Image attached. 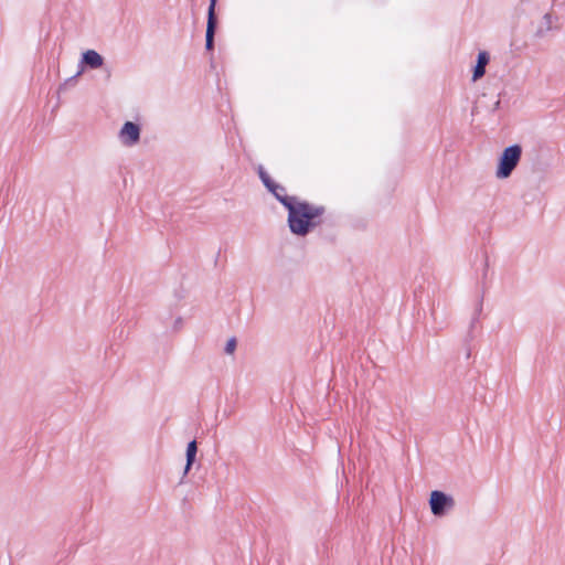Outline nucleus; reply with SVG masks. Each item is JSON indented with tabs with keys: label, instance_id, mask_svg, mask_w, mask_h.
Returning a JSON list of instances; mask_svg holds the SVG:
<instances>
[{
	"label": "nucleus",
	"instance_id": "1",
	"mask_svg": "<svg viewBox=\"0 0 565 565\" xmlns=\"http://www.w3.org/2000/svg\"><path fill=\"white\" fill-rule=\"evenodd\" d=\"M287 210L289 230L292 234L298 236L308 235L313 227L320 224L318 218L326 212L322 205H313L307 201H299L298 199Z\"/></svg>",
	"mask_w": 565,
	"mask_h": 565
},
{
	"label": "nucleus",
	"instance_id": "2",
	"mask_svg": "<svg viewBox=\"0 0 565 565\" xmlns=\"http://www.w3.org/2000/svg\"><path fill=\"white\" fill-rule=\"evenodd\" d=\"M522 156V147L518 143L507 147L499 157L495 177L498 179L509 178L518 167Z\"/></svg>",
	"mask_w": 565,
	"mask_h": 565
},
{
	"label": "nucleus",
	"instance_id": "3",
	"mask_svg": "<svg viewBox=\"0 0 565 565\" xmlns=\"http://www.w3.org/2000/svg\"><path fill=\"white\" fill-rule=\"evenodd\" d=\"M429 507L435 516H444L455 508V500L450 494L439 490L430 493Z\"/></svg>",
	"mask_w": 565,
	"mask_h": 565
},
{
	"label": "nucleus",
	"instance_id": "4",
	"mask_svg": "<svg viewBox=\"0 0 565 565\" xmlns=\"http://www.w3.org/2000/svg\"><path fill=\"white\" fill-rule=\"evenodd\" d=\"M141 128L134 121H126L119 130L118 138L126 147H132L140 140Z\"/></svg>",
	"mask_w": 565,
	"mask_h": 565
},
{
	"label": "nucleus",
	"instance_id": "5",
	"mask_svg": "<svg viewBox=\"0 0 565 565\" xmlns=\"http://www.w3.org/2000/svg\"><path fill=\"white\" fill-rule=\"evenodd\" d=\"M217 0H210V6L207 9V22H206V32H205V49L206 51L214 50V36L217 26V18L215 14V6Z\"/></svg>",
	"mask_w": 565,
	"mask_h": 565
},
{
	"label": "nucleus",
	"instance_id": "6",
	"mask_svg": "<svg viewBox=\"0 0 565 565\" xmlns=\"http://www.w3.org/2000/svg\"><path fill=\"white\" fill-rule=\"evenodd\" d=\"M104 65V57L95 50H87L82 54V58L79 61V71L77 75L81 74L85 68L97 70Z\"/></svg>",
	"mask_w": 565,
	"mask_h": 565
},
{
	"label": "nucleus",
	"instance_id": "7",
	"mask_svg": "<svg viewBox=\"0 0 565 565\" xmlns=\"http://www.w3.org/2000/svg\"><path fill=\"white\" fill-rule=\"evenodd\" d=\"M275 198L276 200L284 205V207L288 209L290 207L295 201L297 200L296 196H290L286 194V189L274 182V185L270 189H267Z\"/></svg>",
	"mask_w": 565,
	"mask_h": 565
},
{
	"label": "nucleus",
	"instance_id": "8",
	"mask_svg": "<svg viewBox=\"0 0 565 565\" xmlns=\"http://www.w3.org/2000/svg\"><path fill=\"white\" fill-rule=\"evenodd\" d=\"M490 61V55L487 51H480L477 56V63L473 67L472 81H478L486 74V66Z\"/></svg>",
	"mask_w": 565,
	"mask_h": 565
},
{
	"label": "nucleus",
	"instance_id": "9",
	"mask_svg": "<svg viewBox=\"0 0 565 565\" xmlns=\"http://www.w3.org/2000/svg\"><path fill=\"white\" fill-rule=\"evenodd\" d=\"M196 452H198V444L195 440H191L188 444L186 451H185V467H184V471H183L184 476L190 471L192 465L194 463Z\"/></svg>",
	"mask_w": 565,
	"mask_h": 565
},
{
	"label": "nucleus",
	"instance_id": "10",
	"mask_svg": "<svg viewBox=\"0 0 565 565\" xmlns=\"http://www.w3.org/2000/svg\"><path fill=\"white\" fill-rule=\"evenodd\" d=\"M551 29H552V15L550 13H545L543 15L542 23L536 31V36L543 38Z\"/></svg>",
	"mask_w": 565,
	"mask_h": 565
},
{
	"label": "nucleus",
	"instance_id": "11",
	"mask_svg": "<svg viewBox=\"0 0 565 565\" xmlns=\"http://www.w3.org/2000/svg\"><path fill=\"white\" fill-rule=\"evenodd\" d=\"M258 175L266 189H270L274 185V180H271L262 166L258 168Z\"/></svg>",
	"mask_w": 565,
	"mask_h": 565
},
{
	"label": "nucleus",
	"instance_id": "12",
	"mask_svg": "<svg viewBox=\"0 0 565 565\" xmlns=\"http://www.w3.org/2000/svg\"><path fill=\"white\" fill-rule=\"evenodd\" d=\"M236 339L235 338H231L227 342H226V345L224 348V351L225 353L227 354H232L235 349H236Z\"/></svg>",
	"mask_w": 565,
	"mask_h": 565
},
{
	"label": "nucleus",
	"instance_id": "13",
	"mask_svg": "<svg viewBox=\"0 0 565 565\" xmlns=\"http://www.w3.org/2000/svg\"><path fill=\"white\" fill-rule=\"evenodd\" d=\"M500 104H501V102H500V99H498V100L494 103V105H493V109H492V110H493V111L498 110V109L500 108Z\"/></svg>",
	"mask_w": 565,
	"mask_h": 565
},
{
	"label": "nucleus",
	"instance_id": "14",
	"mask_svg": "<svg viewBox=\"0 0 565 565\" xmlns=\"http://www.w3.org/2000/svg\"><path fill=\"white\" fill-rule=\"evenodd\" d=\"M180 323H181V318H178L177 321H175V324L180 326Z\"/></svg>",
	"mask_w": 565,
	"mask_h": 565
}]
</instances>
